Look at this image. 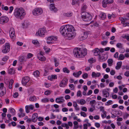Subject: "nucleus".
Here are the masks:
<instances>
[{"label": "nucleus", "mask_w": 129, "mask_h": 129, "mask_svg": "<svg viewBox=\"0 0 129 129\" xmlns=\"http://www.w3.org/2000/svg\"><path fill=\"white\" fill-rule=\"evenodd\" d=\"M44 49L45 51V52H49L50 51V49L47 48L46 47H44Z\"/></svg>", "instance_id": "4d7b16f0"}, {"label": "nucleus", "mask_w": 129, "mask_h": 129, "mask_svg": "<svg viewBox=\"0 0 129 129\" xmlns=\"http://www.w3.org/2000/svg\"><path fill=\"white\" fill-rule=\"evenodd\" d=\"M10 36L11 39H14L15 37V33L14 34H10Z\"/></svg>", "instance_id": "338daca9"}, {"label": "nucleus", "mask_w": 129, "mask_h": 129, "mask_svg": "<svg viewBox=\"0 0 129 129\" xmlns=\"http://www.w3.org/2000/svg\"><path fill=\"white\" fill-rule=\"evenodd\" d=\"M124 58V56L122 54H120L119 57L118 58V60H123Z\"/></svg>", "instance_id": "e433bc0d"}, {"label": "nucleus", "mask_w": 129, "mask_h": 129, "mask_svg": "<svg viewBox=\"0 0 129 129\" xmlns=\"http://www.w3.org/2000/svg\"><path fill=\"white\" fill-rule=\"evenodd\" d=\"M41 101L43 103H45L48 102V100L47 98H45L43 99H42L41 100Z\"/></svg>", "instance_id": "de8ad7c7"}, {"label": "nucleus", "mask_w": 129, "mask_h": 129, "mask_svg": "<svg viewBox=\"0 0 129 129\" xmlns=\"http://www.w3.org/2000/svg\"><path fill=\"white\" fill-rule=\"evenodd\" d=\"M77 96H82V95L81 93V91L80 90H79L78 91L77 93Z\"/></svg>", "instance_id": "8fccbe9b"}, {"label": "nucleus", "mask_w": 129, "mask_h": 129, "mask_svg": "<svg viewBox=\"0 0 129 129\" xmlns=\"http://www.w3.org/2000/svg\"><path fill=\"white\" fill-rule=\"evenodd\" d=\"M9 57L7 56H6L3 57L2 59V60L4 61H6L8 59Z\"/></svg>", "instance_id": "6e6d98bb"}, {"label": "nucleus", "mask_w": 129, "mask_h": 129, "mask_svg": "<svg viewBox=\"0 0 129 129\" xmlns=\"http://www.w3.org/2000/svg\"><path fill=\"white\" fill-rule=\"evenodd\" d=\"M82 77L84 79H86L87 78L88 74L87 73H85L82 75Z\"/></svg>", "instance_id": "864d4df0"}, {"label": "nucleus", "mask_w": 129, "mask_h": 129, "mask_svg": "<svg viewBox=\"0 0 129 129\" xmlns=\"http://www.w3.org/2000/svg\"><path fill=\"white\" fill-rule=\"evenodd\" d=\"M116 46L118 48H122V45L121 43H117Z\"/></svg>", "instance_id": "c03bdc74"}, {"label": "nucleus", "mask_w": 129, "mask_h": 129, "mask_svg": "<svg viewBox=\"0 0 129 129\" xmlns=\"http://www.w3.org/2000/svg\"><path fill=\"white\" fill-rule=\"evenodd\" d=\"M29 100L31 101H35L36 100V98L35 96H32L30 97Z\"/></svg>", "instance_id": "7c9ffc66"}, {"label": "nucleus", "mask_w": 129, "mask_h": 129, "mask_svg": "<svg viewBox=\"0 0 129 129\" xmlns=\"http://www.w3.org/2000/svg\"><path fill=\"white\" fill-rule=\"evenodd\" d=\"M78 1L77 0H73L72 5H75L77 3Z\"/></svg>", "instance_id": "bf43d9fd"}, {"label": "nucleus", "mask_w": 129, "mask_h": 129, "mask_svg": "<svg viewBox=\"0 0 129 129\" xmlns=\"http://www.w3.org/2000/svg\"><path fill=\"white\" fill-rule=\"evenodd\" d=\"M73 15V13L72 12H69L67 13H64L63 15L64 16L70 17L72 16Z\"/></svg>", "instance_id": "bb28decb"}, {"label": "nucleus", "mask_w": 129, "mask_h": 129, "mask_svg": "<svg viewBox=\"0 0 129 129\" xmlns=\"http://www.w3.org/2000/svg\"><path fill=\"white\" fill-rule=\"evenodd\" d=\"M124 75L127 77L129 76V72L126 71L124 73Z\"/></svg>", "instance_id": "774afa93"}, {"label": "nucleus", "mask_w": 129, "mask_h": 129, "mask_svg": "<svg viewBox=\"0 0 129 129\" xmlns=\"http://www.w3.org/2000/svg\"><path fill=\"white\" fill-rule=\"evenodd\" d=\"M57 39L56 37L51 36L47 38V43L48 44H52L56 41Z\"/></svg>", "instance_id": "423d86ee"}, {"label": "nucleus", "mask_w": 129, "mask_h": 129, "mask_svg": "<svg viewBox=\"0 0 129 129\" xmlns=\"http://www.w3.org/2000/svg\"><path fill=\"white\" fill-rule=\"evenodd\" d=\"M101 75V74L100 73H96L94 72H92L91 75L93 77H99Z\"/></svg>", "instance_id": "5701e85b"}, {"label": "nucleus", "mask_w": 129, "mask_h": 129, "mask_svg": "<svg viewBox=\"0 0 129 129\" xmlns=\"http://www.w3.org/2000/svg\"><path fill=\"white\" fill-rule=\"evenodd\" d=\"M9 21L8 18L5 16H1L0 18V23L2 24L7 22Z\"/></svg>", "instance_id": "f8f14e48"}, {"label": "nucleus", "mask_w": 129, "mask_h": 129, "mask_svg": "<svg viewBox=\"0 0 129 129\" xmlns=\"http://www.w3.org/2000/svg\"><path fill=\"white\" fill-rule=\"evenodd\" d=\"M38 117V114L37 113H35L33 114L32 117V119L33 121L35 122L37 121Z\"/></svg>", "instance_id": "f3484780"}, {"label": "nucleus", "mask_w": 129, "mask_h": 129, "mask_svg": "<svg viewBox=\"0 0 129 129\" xmlns=\"http://www.w3.org/2000/svg\"><path fill=\"white\" fill-rule=\"evenodd\" d=\"M118 52H116L114 54V58H118Z\"/></svg>", "instance_id": "3c124183"}, {"label": "nucleus", "mask_w": 129, "mask_h": 129, "mask_svg": "<svg viewBox=\"0 0 129 129\" xmlns=\"http://www.w3.org/2000/svg\"><path fill=\"white\" fill-rule=\"evenodd\" d=\"M125 19L126 20H129V12L126 14L125 16Z\"/></svg>", "instance_id": "680f3d73"}, {"label": "nucleus", "mask_w": 129, "mask_h": 129, "mask_svg": "<svg viewBox=\"0 0 129 129\" xmlns=\"http://www.w3.org/2000/svg\"><path fill=\"white\" fill-rule=\"evenodd\" d=\"M51 93V91L49 90H47L45 91L44 93V94L46 95H50Z\"/></svg>", "instance_id": "37998d69"}, {"label": "nucleus", "mask_w": 129, "mask_h": 129, "mask_svg": "<svg viewBox=\"0 0 129 129\" xmlns=\"http://www.w3.org/2000/svg\"><path fill=\"white\" fill-rule=\"evenodd\" d=\"M39 72L38 71H35L34 73V75L36 77H38L39 74Z\"/></svg>", "instance_id": "c9c22d12"}, {"label": "nucleus", "mask_w": 129, "mask_h": 129, "mask_svg": "<svg viewBox=\"0 0 129 129\" xmlns=\"http://www.w3.org/2000/svg\"><path fill=\"white\" fill-rule=\"evenodd\" d=\"M43 52L42 51L40 52V53L37 56L38 58L41 61H44L45 60L46 58L43 56Z\"/></svg>", "instance_id": "dca6fc26"}, {"label": "nucleus", "mask_w": 129, "mask_h": 129, "mask_svg": "<svg viewBox=\"0 0 129 129\" xmlns=\"http://www.w3.org/2000/svg\"><path fill=\"white\" fill-rule=\"evenodd\" d=\"M85 103V100L83 99L81 100L80 101V104L81 105H83Z\"/></svg>", "instance_id": "49530a36"}, {"label": "nucleus", "mask_w": 129, "mask_h": 129, "mask_svg": "<svg viewBox=\"0 0 129 129\" xmlns=\"http://www.w3.org/2000/svg\"><path fill=\"white\" fill-rule=\"evenodd\" d=\"M60 31L63 36H67L69 40L74 38L75 35L74 28L71 25H66L62 26L60 29Z\"/></svg>", "instance_id": "f257e3e1"}, {"label": "nucleus", "mask_w": 129, "mask_h": 129, "mask_svg": "<svg viewBox=\"0 0 129 129\" xmlns=\"http://www.w3.org/2000/svg\"><path fill=\"white\" fill-rule=\"evenodd\" d=\"M81 15V17L83 20L85 21L88 22L92 19V18L91 15L87 12H82Z\"/></svg>", "instance_id": "20e7f679"}, {"label": "nucleus", "mask_w": 129, "mask_h": 129, "mask_svg": "<svg viewBox=\"0 0 129 129\" xmlns=\"http://www.w3.org/2000/svg\"><path fill=\"white\" fill-rule=\"evenodd\" d=\"M68 79L66 78L63 79L59 84V86L61 87H64L67 84Z\"/></svg>", "instance_id": "4468645a"}, {"label": "nucleus", "mask_w": 129, "mask_h": 129, "mask_svg": "<svg viewBox=\"0 0 129 129\" xmlns=\"http://www.w3.org/2000/svg\"><path fill=\"white\" fill-rule=\"evenodd\" d=\"M88 33L87 31L84 32L82 33L79 36V38L80 40L82 41L86 39L88 35Z\"/></svg>", "instance_id": "1a4fd4ad"}, {"label": "nucleus", "mask_w": 129, "mask_h": 129, "mask_svg": "<svg viewBox=\"0 0 129 129\" xmlns=\"http://www.w3.org/2000/svg\"><path fill=\"white\" fill-rule=\"evenodd\" d=\"M122 64L121 61L118 62L117 63V66L115 67L116 69L117 70L119 69L121 67Z\"/></svg>", "instance_id": "4be33fe9"}, {"label": "nucleus", "mask_w": 129, "mask_h": 129, "mask_svg": "<svg viewBox=\"0 0 129 129\" xmlns=\"http://www.w3.org/2000/svg\"><path fill=\"white\" fill-rule=\"evenodd\" d=\"M63 72L64 73L68 74L70 72V71L68 70L67 68H64L63 69Z\"/></svg>", "instance_id": "f704fd0d"}, {"label": "nucleus", "mask_w": 129, "mask_h": 129, "mask_svg": "<svg viewBox=\"0 0 129 129\" xmlns=\"http://www.w3.org/2000/svg\"><path fill=\"white\" fill-rule=\"evenodd\" d=\"M112 101L111 100L108 101L107 102V104H106L105 105H106L109 106L112 104Z\"/></svg>", "instance_id": "79ce46f5"}, {"label": "nucleus", "mask_w": 129, "mask_h": 129, "mask_svg": "<svg viewBox=\"0 0 129 129\" xmlns=\"http://www.w3.org/2000/svg\"><path fill=\"white\" fill-rule=\"evenodd\" d=\"M80 114L81 116L84 117H86L87 116L86 114L85 113L83 112H81L80 113Z\"/></svg>", "instance_id": "a18cd8bd"}, {"label": "nucleus", "mask_w": 129, "mask_h": 129, "mask_svg": "<svg viewBox=\"0 0 129 129\" xmlns=\"http://www.w3.org/2000/svg\"><path fill=\"white\" fill-rule=\"evenodd\" d=\"M113 2V0H103L102 2L103 6L106 8L107 7V4H111Z\"/></svg>", "instance_id": "9b49d317"}, {"label": "nucleus", "mask_w": 129, "mask_h": 129, "mask_svg": "<svg viewBox=\"0 0 129 129\" xmlns=\"http://www.w3.org/2000/svg\"><path fill=\"white\" fill-rule=\"evenodd\" d=\"M14 14L16 18L22 19L24 17L26 13L23 9L20 8H16L14 10Z\"/></svg>", "instance_id": "7ed1b4c3"}, {"label": "nucleus", "mask_w": 129, "mask_h": 129, "mask_svg": "<svg viewBox=\"0 0 129 129\" xmlns=\"http://www.w3.org/2000/svg\"><path fill=\"white\" fill-rule=\"evenodd\" d=\"M113 61L112 59H108L107 60L108 66H111Z\"/></svg>", "instance_id": "cd10ccee"}, {"label": "nucleus", "mask_w": 129, "mask_h": 129, "mask_svg": "<svg viewBox=\"0 0 129 129\" xmlns=\"http://www.w3.org/2000/svg\"><path fill=\"white\" fill-rule=\"evenodd\" d=\"M121 129H128V127L127 125H124L123 126H121L120 127Z\"/></svg>", "instance_id": "e2e57ef3"}, {"label": "nucleus", "mask_w": 129, "mask_h": 129, "mask_svg": "<svg viewBox=\"0 0 129 129\" xmlns=\"http://www.w3.org/2000/svg\"><path fill=\"white\" fill-rule=\"evenodd\" d=\"M100 16L101 18L102 19H105L106 17L105 14L104 13H101L100 14Z\"/></svg>", "instance_id": "c85d7f7f"}, {"label": "nucleus", "mask_w": 129, "mask_h": 129, "mask_svg": "<svg viewBox=\"0 0 129 129\" xmlns=\"http://www.w3.org/2000/svg\"><path fill=\"white\" fill-rule=\"evenodd\" d=\"M14 70L12 68H10L9 70L8 73L10 74H12L14 73Z\"/></svg>", "instance_id": "72a5a7b5"}, {"label": "nucleus", "mask_w": 129, "mask_h": 129, "mask_svg": "<svg viewBox=\"0 0 129 129\" xmlns=\"http://www.w3.org/2000/svg\"><path fill=\"white\" fill-rule=\"evenodd\" d=\"M64 101L63 97H60L59 98H57L55 100L56 102L58 103H60L63 102Z\"/></svg>", "instance_id": "6ab92c4d"}, {"label": "nucleus", "mask_w": 129, "mask_h": 129, "mask_svg": "<svg viewBox=\"0 0 129 129\" xmlns=\"http://www.w3.org/2000/svg\"><path fill=\"white\" fill-rule=\"evenodd\" d=\"M33 55L30 53H28L27 56V58L29 59L33 56Z\"/></svg>", "instance_id": "13d9d810"}, {"label": "nucleus", "mask_w": 129, "mask_h": 129, "mask_svg": "<svg viewBox=\"0 0 129 129\" xmlns=\"http://www.w3.org/2000/svg\"><path fill=\"white\" fill-rule=\"evenodd\" d=\"M54 62H55V67L57 66L59 64V63L58 61L57 60V59L55 57L53 58Z\"/></svg>", "instance_id": "c756f323"}, {"label": "nucleus", "mask_w": 129, "mask_h": 129, "mask_svg": "<svg viewBox=\"0 0 129 129\" xmlns=\"http://www.w3.org/2000/svg\"><path fill=\"white\" fill-rule=\"evenodd\" d=\"M103 94L104 97L107 98L109 96V93L106 89H104L103 91Z\"/></svg>", "instance_id": "412c9836"}, {"label": "nucleus", "mask_w": 129, "mask_h": 129, "mask_svg": "<svg viewBox=\"0 0 129 129\" xmlns=\"http://www.w3.org/2000/svg\"><path fill=\"white\" fill-rule=\"evenodd\" d=\"M87 51L86 48L83 49L80 48H76L73 50V53L76 57H82L87 54Z\"/></svg>", "instance_id": "f03ea898"}, {"label": "nucleus", "mask_w": 129, "mask_h": 129, "mask_svg": "<svg viewBox=\"0 0 129 129\" xmlns=\"http://www.w3.org/2000/svg\"><path fill=\"white\" fill-rule=\"evenodd\" d=\"M129 115V114L126 113L123 116V118L124 119H126Z\"/></svg>", "instance_id": "69168bd1"}, {"label": "nucleus", "mask_w": 129, "mask_h": 129, "mask_svg": "<svg viewBox=\"0 0 129 129\" xmlns=\"http://www.w3.org/2000/svg\"><path fill=\"white\" fill-rule=\"evenodd\" d=\"M18 95V93L17 92H16L13 95V97L14 98H17Z\"/></svg>", "instance_id": "603ef678"}, {"label": "nucleus", "mask_w": 129, "mask_h": 129, "mask_svg": "<svg viewBox=\"0 0 129 129\" xmlns=\"http://www.w3.org/2000/svg\"><path fill=\"white\" fill-rule=\"evenodd\" d=\"M45 31V30L44 28H40L36 33V35L37 36L43 37L44 35Z\"/></svg>", "instance_id": "6e6552de"}, {"label": "nucleus", "mask_w": 129, "mask_h": 129, "mask_svg": "<svg viewBox=\"0 0 129 129\" xmlns=\"http://www.w3.org/2000/svg\"><path fill=\"white\" fill-rule=\"evenodd\" d=\"M87 8V6L86 5H83L82 6L81 8L82 13V12H85L84 11Z\"/></svg>", "instance_id": "2f4dec72"}, {"label": "nucleus", "mask_w": 129, "mask_h": 129, "mask_svg": "<svg viewBox=\"0 0 129 129\" xmlns=\"http://www.w3.org/2000/svg\"><path fill=\"white\" fill-rule=\"evenodd\" d=\"M14 83V81L12 79H11L9 82V87L10 89H11L12 87V85Z\"/></svg>", "instance_id": "b1692460"}, {"label": "nucleus", "mask_w": 129, "mask_h": 129, "mask_svg": "<svg viewBox=\"0 0 129 129\" xmlns=\"http://www.w3.org/2000/svg\"><path fill=\"white\" fill-rule=\"evenodd\" d=\"M50 78H52L53 79H55L57 78V76L56 75H52L51 76H50Z\"/></svg>", "instance_id": "5fc2aeb1"}, {"label": "nucleus", "mask_w": 129, "mask_h": 129, "mask_svg": "<svg viewBox=\"0 0 129 129\" xmlns=\"http://www.w3.org/2000/svg\"><path fill=\"white\" fill-rule=\"evenodd\" d=\"M10 112L13 115H14L15 114V110L13 108H10Z\"/></svg>", "instance_id": "4c0bfd02"}, {"label": "nucleus", "mask_w": 129, "mask_h": 129, "mask_svg": "<svg viewBox=\"0 0 129 129\" xmlns=\"http://www.w3.org/2000/svg\"><path fill=\"white\" fill-rule=\"evenodd\" d=\"M27 59V58L24 56H21L19 57V60L21 62L26 61Z\"/></svg>", "instance_id": "a211bd4d"}, {"label": "nucleus", "mask_w": 129, "mask_h": 129, "mask_svg": "<svg viewBox=\"0 0 129 129\" xmlns=\"http://www.w3.org/2000/svg\"><path fill=\"white\" fill-rule=\"evenodd\" d=\"M14 33L15 31L14 28H11L9 31V34H14Z\"/></svg>", "instance_id": "ea45409f"}, {"label": "nucleus", "mask_w": 129, "mask_h": 129, "mask_svg": "<svg viewBox=\"0 0 129 129\" xmlns=\"http://www.w3.org/2000/svg\"><path fill=\"white\" fill-rule=\"evenodd\" d=\"M50 6V9L51 10L53 11L54 12L57 11V9L54 6V4H51Z\"/></svg>", "instance_id": "393cba45"}, {"label": "nucleus", "mask_w": 129, "mask_h": 129, "mask_svg": "<svg viewBox=\"0 0 129 129\" xmlns=\"http://www.w3.org/2000/svg\"><path fill=\"white\" fill-rule=\"evenodd\" d=\"M94 52V54L95 56H97L100 54V50L98 48H96L94 50H93Z\"/></svg>", "instance_id": "aec40b11"}, {"label": "nucleus", "mask_w": 129, "mask_h": 129, "mask_svg": "<svg viewBox=\"0 0 129 129\" xmlns=\"http://www.w3.org/2000/svg\"><path fill=\"white\" fill-rule=\"evenodd\" d=\"M122 37L123 38L126 39L127 40L129 41V34H126L124 36H122Z\"/></svg>", "instance_id": "473e14b6"}, {"label": "nucleus", "mask_w": 129, "mask_h": 129, "mask_svg": "<svg viewBox=\"0 0 129 129\" xmlns=\"http://www.w3.org/2000/svg\"><path fill=\"white\" fill-rule=\"evenodd\" d=\"M29 24L28 22L27 21H25L22 23V25L24 28L27 27Z\"/></svg>", "instance_id": "a878e982"}, {"label": "nucleus", "mask_w": 129, "mask_h": 129, "mask_svg": "<svg viewBox=\"0 0 129 129\" xmlns=\"http://www.w3.org/2000/svg\"><path fill=\"white\" fill-rule=\"evenodd\" d=\"M108 43L107 41H103L101 42V44L103 45H106Z\"/></svg>", "instance_id": "09e8293b"}, {"label": "nucleus", "mask_w": 129, "mask_h": 129, "mask_svg": "<svg viewBox=\"0 0 129 129\" xmlns=\"http://www.w3.org/2000/svg\"><path fill=\"white\" fill-rule=\"evenodd\" d=\"M32 43L35 45H38L39 44L38 41L37 40H33L32 41Z\"/></svg>", "instance_id": "a19ab883"}, {"label": "nucleus", "mask_w": 129, "mask_h": 129, "mask_svg": "<svg viewBox=\"0 0 129 129\" xmlns=\"http://www.w3.org/2000/svg\"><path fill=\"white\" fill-rule=\"evenodd\" d=\"M29 80L30 78L28 76L25 77L22 79L21 81L23 85H26Z\"/></svg>", "instance_id": "2eb2a0df"}, {"label": "nucleus", "mask_w": 129, "mask_h": 129, "mask_svg": "<svg viewBox=\"0 0 129 129\" xmlns=\"http://www.w3.org/2000/svg\"><path fill=\"white\" fill-rule=\"evenodd\" d=\"M103 114H102V117L103 118H104L106 117V112H103Z\"/></svg>", "instance_id": "0e129e2a"}, {"label": "nucleus", "mask_w": 129, "mask_h": 129, "mask_svg": "<svg viewBox=\"0 0 129 129\" xmlns=\"http://www.w3.org/2000/svg\"><path fill=\"white\" fill-rule=\"evenodd\" d=\"M91 107L90 108L89 110L91 112H92L95 109V107L93 105H91Z\"/></svg>", "instance_id": "58836bf2"}, {"label": "nucleus", "mask_w": 129, "mask_h": 129, "mask_svg": "<svg viewBox=\"0 0 129 129\" xmlns=\"http://www.w3.org/2000/svg\"><path fill=\"white\" fill-rule=\"evenodd\" d=\"M10 44L8 43L5 44L4 47L3 49L2 50V52L4 53H6L8 52L10 50Z\"/></svg>", "instance_id": "9d476101"}, {"label": "nucleus", "mask_w": 129, "mask_h": 129, "mask_svg": "<svg viewBox=\"0 0 129 129\" xmlns=\"http://www.w3.org/2000/svg\"><path fill=\"white\" fill-rule=\"evenodd\" d=\"M9 80L8 79H6L4 80V83L6 84L7 86L9 82Z\"/></svg>", "instance_id": "052dcab7"}, {"label": "nucleus", "mask_w": 129, "mask_h": 129, "mask_svg": "<svg viewBox=\"0 0 129 129\" xmlns=\"http://www.w3.org/2000/svg\"><path fill=\"white\" fill-rule=\"evenodd\" d=\"M6 88L4 87L3 83L0 84V96H2L6 93Z\"/></svg>", "instance_id": "39448f33"}, {"label": "nucleus", "mask_w": 129, "mask_h": 129, "mask_svg": "<svg viewBox=\"0 0 129 129\" xmlns=\"http://www.w3.org/2000/svg\"><path fill=\"white\" fill-rule=\"evenodd\" d=\"M32 12L34 15H38L42 13L43 11L40 8H36L33 10Z\"/></svg>", "instance_id": "0eeeda50"}, {"label": "nucleus", "mask_w": 129, "mask_h": 129, "mask_svg": "<svg viewBox=\"0 0 129 129\" xmlns=\"http://www.w3.org/2000/svg\"><path fill=\"white\" fill-rule=\"evenodd\" d=\"M35 108L34 106L33 105L30 104L26 105L25 106V110L26 112L28 113L30 112V110H33Z\"/></svg>", "instance_id": "ddd939ff"}]
</instances>
